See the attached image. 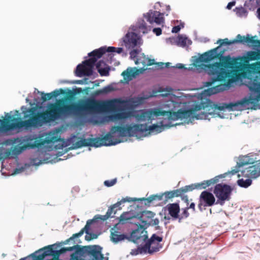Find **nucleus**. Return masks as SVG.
Wrapping results in <instances>:
<instances>
[{"label":"nucleus","mask_w":260,"mask_h":260,"mask_svg":"<svg viewBox=\"0 0 260 260\" xmlns=\"http://www.w3.org/2000/svg\"><path fill=\"white\" fill-rule=\"evenodd\" d=\"M107 51L106 47H102L99 49L93 50L88 53V56L91 57L89 59H94L95 62L99 58H100L102 55L105 54Z\"/></svg>","instance_id":"obj_26"},{"label":"nucleus","mask_w":260,"mask_h":260,"mask_svg":"<svg viewBox=\"0 0 260 260\" xmlns=\"http://www.w3.org/2000/svg\"><path fill=\"white\" fill-rule=\"evenodd\" d=\"M170 65V62H167V63H165L164 67H165V68H169Z\"/></svg>","instance_id":"obj_58"},{"label":"nucleus","mask_w":260,"mask_h":260,"mask_svg":"<svg viewBox=\"0 0 260 260\" xmlns=\"http://www.w3.org/2000/svg\"><path fill=\"white\" fill-rule=\"evenodd\" d=\"M96 68L102 76H107L109 74L110 67L103 60H100L96 64Z\"/></svg>","instance_id":"obj_21"},{"label":"nucleus","mask_w":260,"mask_h":260,"mask_svg":"<svg viewBox=\"0 0 260 260\" xmlns=\"http://www.w3.org/2000/svg\"><path fill=\"white\" fill-rule=\"evenodd\" d=\"M188 209V208L182 209V212L180 215H179L178 219L179 221H180L181 219L186 218L189 216V213L187 211Z\"/></svg>","instance_id":"obj_36"},{"label":"nucleus","mask_w":260,"mask_h":260,"mask_svg":"<svg viewBox=\"0 0 260 260\" xmlns=\"http://www.w3.org/2000/svg\"><path fill=\"white\" fill-rule=\"evenodd\" d=\"M98 238V235L94 233L88 232V234H86L85 236V239L86 241H90L92 239H96Z\"/></svg>","instance_id":"obj_40"},{"label":"nucleus","mask_w":260,"mask_h":260,"mask_svg":"<svg viewBox=\"0 0 260 260\" xmlns=\"http://www.w3.org/2000/svg\"><path fill=\"white\" fill-rule=\"evenodd\" d=\"M155 214L149 211H145L142 212L141 215L138 218L141 221V223L148 227L150 225V221L152 218Z\"/></svg>","instance_id":"obj_19"},{"label":"nucleus","mask_w":260,"mask_h":260,"mask_svg":"<svg viewBox=\"0 0 260 260\" xmlns=\"http://www.w3.org/2000/svg\"><path fill=\"white\" fill-rule=\"evenodd\" d=\"M127 236L124 234H121L119 232L112 229L111 231L110 239L115 244L127 239Z\"/></svg>","instance_id":"obj_23"},{"label":"nucleus","mask_w":260,"mask_h":260,"mask_svg":"<svg viewBox=\"0 0 260 260\" xmlns=\"http://www.w3.org/2000/svg\"><path fill=\"white\" fill-rule=\"evenodd\" d=\"M22 148L21 147L15 146L12 151L13 153L14 154H19L22 151Z\"/></svg>","instance_id":"obj_46"},{"label":"nucleus","mask_w":260,"mask_h":260,"mask_svg":"<svg viewBox=\"0 0 260 260\" xmlns=\"http://www.w3.org/2000/svg\"><path fill=\"white\" fill-rule=\"evenodd\" d=\"M138 27L144 34L147 31L146 23L143 20H142L139 22Z\"/></svg>","instance_id":"obj_37"},{"label":"nucleus","mask_w":260,"mask_h":260,"mask_svg":"<svg viewBox=\"0 0 260 260\" xmlns=\"http://www.w3.org/2000/svg\"><path fill=\"white\" fill-rule=\"evenodd\" d=\"M138 71L136 68L129 67L122 72L121 75L123 76L124 81H129L137 75Z\"/></svg>","instance_id":"obj_22"},{"label":"nucleus","mask_w":260,"mask_h":260,"mask_svg":"<svg viewBox=\"0 0 260 260\" xmlns=\"http://www.w3.org/2000/svg\"><path fill=\"white\" fill-rule=\"evenodd\" d=\"M237 41H233V40H229V39L228 38H225L223 40L222 39H219L217 42V43H219L220 45L218 47H219V48L223 45H231V44H235L236 43V42Z\"/></svg>","instance_id":"obj_35"},{"label":"nucleus","mask_w":260,"mask_h":260,"mask_svg":"<svg viewBox=\"0 0 260 260\" xmlns=\"http://www.w3.org/2000/svg\"><path fill=\"white\" fill-rule=\"evenodd\" d=\"M113 209V208H112L109 210V211L106 212V214L105 215H96L94 216L92 219L87 220L85 226L83 229H82L79 233L73 234L72 237L66 240L64 242H62V243L63 244H68L71 241H73L74 240V239L82 236L84 232L86 234H88V232H89L90 225L93 222H95L99 220L105 221L108 219L110 217V214L111 212H112Z\"/></svg>","instance_id":"obj_8"},{"label":"nucleus","mask_w":260,"mask_h":260,"mask_svg":"<svg viewBox=\"0 0 260 260\" xmlns=\"http://www.w3.org/2000/svg\"><path fill=\"white\" fill-rule=\"evenodd\" d=\"M236 4V2H230L229 3V4H228L227 6H226V8L229 10H230L231 9V8L234 6Z\"/></svg>","instance_id":"obj_53"},{"label":"nucleus","mask_w":260,"mask_h":260,"mask_svg":"<svg viewBox=\"0 0 260 260\" xmlns=\"http://www.w3.org/2000/svg\"><path fill=\"white\" fill-rule=\"evenodd\" d=\"M181 28L179 25L174 26L172 28V32L174 33H177L179 32Z\"/></svg>","instance_id":"obj_51"},{"label":"nucleus","mask_w":260,"mask_h":260,"mask_svg":"<svg viewBox=\"0 0 260 260\" xmlns=\"http://www.w3.org/2000/svg\"><path fill=\"white\" fill-rule=\"evenodd\" d=\"M247 164H248V161H244L242 159H240L239 161L237 163L235 169L232 170L231 172H229V173L232 174V175H235L240 171V168L241 167Z\"/></svg>","instance_id":"obj_33"},{"label":"nucleus","mask_w":260,"mask_h":260,"mask_svg":"<svg viewBox=\"0 0 260 260\" xmlns=\"http://www.w3.org/2000/svg\"><path fill=\"white\" fill-rule=\"evenodd\" d=\"M95 63L94 59H88L82 62L77 66L76 74L78 77L82 76H89L93 74V69Z\"/></svg>","instance_id":"obj_10"},{"label":"nucleus","mask_w":260,"mask_h":260,"mask_svg":"<svg viewBox=\"0 0 260 260\" xmlns=\"http://www.w3.org/2000/svg\"><path fill=\"white\" fill-rule=\"evenodd\" d=\"M247 178L246 180L239 179L237 184L239 186L244 188H247L252 183L251 179H256L260 176V159L250 164L249 166L241 171L240 176Z\"/></svg>","instance_id":"obj_7"},{"label":"nucleus","mask_w":260,"mask_h":260,"mask_svg":"<svg viewBox=\"0 0 260 260\" xmlns=\"http://www.w3.org/2000/svg\"><path fill=\"white\" fill-rule=\"evenodd\" d=\"M161 29L159 27L154 28L153 29V32L156 34V36H159L161 34Z\"/></svg>","instance_id":"obj_48"},{"label":"nucleus","mask_w":260,"mask_h":260,"mask_svg":"<svg viewBox=\"0 0 260 260\" xmlns=\"http://www.w3.org/2000/svg\"><path fill=\"white\" fill-rule=\"evenodd\" d=\"M215 202V198L213 194L209 191L205 190L202 192L200 196L198 207L202 211L203 209H205V207L213 206Z\"/></svg>","instance_id":"obj_13"},{"label":"nucleus","mask_w":260,"mask_h":260,"mask_svg":"<svg viewBox=\"0 0 260 260\" xmlns=\"http://www.w3.org/2000/svg\"><path fill=\"white\" fill-rule=\"evenodd\" d=\"M159 222V221L158 219H157V218H155V219L151 218V219L150 221V225H156L158 224Z\"/></svg>","instance_id":"obj_47"},{"label":"nucleus","mask_w":260,"mask_h":260,"mask_svg":"<svg viewBox=\"0 0 260 260\" xmlns=\"http://www.w3.org/2000/svg\"><path fill=\"white\" fill-rule=\"evenodd\" d=\"M75 92L69 90L64 98L59 100L55 103L49 104L47 109L44 112H38L36 107L29 108L23 112L24 118H27V120L23 121L8 115L7 118L0 119V132L22 127L28 128L41 126L45 123L53 121L61 117L79 115L85 112H96L107 110L115 112L118 110V104L122 103L118 99L102 102L93 99H88L80 100L78 103L67 104V102L75 100Z\"/></svg>","instance_id":"obj_1"},{"label":"nucleus","mask_w":260,"mask_h":260,"mask_svg":"<svg viewBox=\"0 0 260 260\" xmlns=\"http://www.w3.org/2000/svg\"><path fill=\"white\" fill-rule=\"evenodd\" d=\"M168 10H171V8H170V6H168L167 7V9Z\"/></svg>","instance_id":"obj_59"},{"label":"nucleus","mask_w":260,"mask_h":260,"mask_svg":"<svg viewBox=\"0 0 260 260\" xmlns=\"http://www.w3.org/2000/svg\"><path fill=\"white\" fill-rule=\"evenodd\" d=\"M249 69L252 72L253 75H251L252 79L257 77L258 82L260 79V61H256L249 65Z\"/></svg>","instance_id":"obj_28"},{"label":"nucleus","mask_w":260,"mask_h":260,"mask_svg":"<svg viewBox=\"0 0 260 260\" xmlns=\"http://www.w3.org/2000/svg\"><path fill=\"white\" fill-rule=\"evenodd\" d=\"M138 51L137 49H134L130 52L131 57L132 58H136L135 60V64L138 66V67L141 69H144L146 67V62L147 57L143 54H141L139 55Z\"/></svg>","instance_id":"obj_16"},{"label":"nucleus","mask_w":260,"mask_h":260,"mask_svg":"<svg viewBox=\"0 0 260 260\" xmlns=\"http://www.w3.org/2000/svg\"><path fill=\"white\" fill-rule=\"evenodd\" d=\"M188 208H190V209H192L193 211H194L195 210V204L194 203H191L190 205H189V207H188Z\"/></svg>","instance_id":"obj_55"},{"label":"nucleus","mask_w":260,"mask_h":260,"mask_svg":"<svg viewBox=\"0 0 260 260\" xmlns=\"http://www.w3.org/2000/svg\"><path fill=\"white\" fill-rule=\"evenodd\" d=\"M86 255H87V254H86V255H85V256L84 257V259H85V257L86 256ZM89 256H90V257H91V260H92V258H93L92 256H91V255H89Z\"/></svg>","instance_id":"obj_60"},{"label":"nucleus","mask_w":260,"mask_h":260,"mask_svg":"<svg viewBox=\"0 0 260 260\" xmlns=\"http://www.w3.org/2000/svg\"><path fill=\"white\" fill-rule=\"evenodd\" d=\"M129 116V113L127 112H117L112 114L110 118L113 120L123 119Z\"/></svg>","instance_id":"obj_31"},{"label":"nucleus","mask_w":260,"mask_h":260,"mask_svg":"<svg viewBox=\"0 0 260 260\" xmlns=\"http://www.w3.org/2000/svg\"><path fill=\"white\" fill-rule=\"evenodd\" d=\"M102 248L99 245L81 246L75 244L71 247H63L58 250H53L51 256L53 260H85L86 254L92 256V260H108L102 253Z\"/></svg>","instance_id":"obj_6"},{"label":"nucleus","mask_w":260,"mask_h":260,"mask_svg":"<svg viewBox=\"0 0 260 260\" xmlns=\"http://www.w3.org/2000/svg\"><path fill=\"white\" fill-rule=\"evenodd\" d=\"M111 90H112V87H110V86H106V87H104L101 92H104V93H107V92H110Z\"/></svg>","instance_id":"obj_50"},{"label":"nucleus","mask_w":260,"mask_h":260,"mask_svg":"<svg viewBox=\"0 0 260 260\" xmlns=\"http://www.w3.org/2000/svg\"><path fill=\"white\" fill-rule=\"evenodd\" d=\"M136 224L138 228L133 230L131 234L132 241L137 243L145 241L148 239L147 232L146 231L147 227L139 223V225Z\"/></svg>","instance_id":"obj_12"},{"label":"nucleus","mask_w":260,"mask_h":260,"mask_svg":"<svg viewBox=\"0 0 260 260\" xmlns=\"http://www.w3.org/2000/svg\"><path fill=\"white\" fill-rule=\"evenodd\" d=\"M117 179L115 178L110 180H106L104 181V184L107 187H111L115 185Z\"/></svg>","instance_id":"obj_41"},{"label":"nucleus","mask_w":260,"mask_h":260,"mask_svg":"<svg viewBox=\"0 0 260 260\" xmlns=\"http://www.w3.org/2000/svg\"><path fill=\"white\" fill-rule=\"evenodd\" d=\"M155 64L156 65V67L157 68V69H163L165 68V67H164L165 63L163 62H157V63H156Z\"/></svg>","instance_id":"obj_52"},{"label":"nucleus","mask_w":260,"mask_h":260,"mask_svg":"<svg viewBox=\"0 0 260 260\" xmlns=\"http://www.w3.org/2000/svg\"><path fill=\"white\" fill-rule=\"evenodd\" d=\"M162 241V238L157 236L156 234H153L150 239L148 240L144 244L145 249L147 253L153 254L159 251L162 248V245L160 242Z\"/></svg>","instance_id":"obj_11"},{"label":"nucleus","mask_w":260,"mask_h":260,"mask_svg":"<svg viewBox=\"0 0 260 260\" xmlns=\"http://www.w3.org/2000/svg\"><path fill=\"white\" fill-rule=\"evenodd\" d=\"M247 86L253 94L256 95L253 97L250 96L249 99L244 98L235 103L230 104H222L220 105L214 104L209 101L206 103L196 104L188 110L179 109L177 112L172 110L168 111L155 109L153 110L142 111L136 115L137 119L139 121H148L151 123L155 117L159 116H166L169 120H177L185 119L187 123L191 122L194 118L196 119H206L208 115H212L216 110L220 111L225 109L230 110H240L244 108L246 105L255 104L260 101V82H258L257 77L255 78H248Z\"/></svg>","instance_id":"obj_3"},{"label":"nucleus","mask_w":260,"mask_h":260,"mask_svg":"<svg viewBox=\"0 0 260 260\" xmlns=\"http://www.w3.org/2000/svg\"><path fill=\"white\" fill-rule=\"evenodd\" d=\"M183 193H185L188 191H190L196 188V183L191 184L189 185H186L184 187H182Z\"/></svg>","instance_id":"obj_38"},{"label":"nucleus","mask_w":260,"mask_h":260,"mask_svg":"<svg viewBox=\"0 0 260 260\" xmlns=\"http://www.w3.org/2000/svg\"><path fill=\"white\" fill-rule=\"evenodd\" d=\"M159 123L160 125L153 124L149 126L147 124H131L125 126H113L111 128L110 132L103 138L81 139L73 144L74 148H79L83 146L99 147L102 146L115 145L122 142L120 138L146 136L148 131L159 133L163 131L165 128L171 127L168 124H163L162 121Z\"/></svg>","instance_id":"obj_5"},{"label":"nucleus","mask_w":260,"mask_h":260,"mask_svg":"<svg viewBox=\"0 0 260 260\" xmlns=\"http://www.w3.org/2000/svg\"><path fill=\"white\" fill-rule=\"evenodd\" d=\"M172 191L173 192L174 197H178L183 193L181 188L173 190Z\"/></svg>","instance_id":"obj_44"},{"label":"nucleus","mask_w":260,"mask_h":260,"mask_svg":"<svg viewBox=\"0 0 260 260\" xmlns=\"http://www.w3.org/2000/svg\"><path fill=\"white\" fill-rule=\"evenodd\" d=\"M164 196V193L161 194H153L147 199L143 198L140 199H137V200H141V201L146 200V201H147V203L149 204V203H151L153 201H154V200H158V201L162 200Z\"/></svg>","instance_id":"obj_32"},{"label":"nucleus","mask_w":260,"mask_h":260,"mask_svg":"<svg viewBox=\"0 0 260 260\" xmlns=\"http://www.w3.org/2000/svg\"><path fill=\"white\" fill-rule=\"evenodd\" d=\"M161 92H164V91H167V93H162L161 95L163 96H168V95H169L170 94L172 91H173V89L171 88V87H169V88H167L165 89H162L161 91Z\"/></svg>","instance_id":"obj_45"},{"label":"nucleus","mask_w":260,"mask_h":260,"mask_svg":"<svg viewBox=\"0 0 260 260\" xmlns=\"http://www.w3.org/2000/svg\"><path fill=\"white\" fill-rule=\"evenodd\" d=\"M133 218H136V216H133L129 212H124L119 217V222L122 224L127 222L132 223V222L129 220L132 219Z\"/></svg>","instance_id":"obj_30"},{"label":"nucleus","mask_w":260,"mask_h":260,"mask_svg":"<svg viewBox=\"0 0 260 260\" xmlns=\"http://www.w3.org/2000/svg\"><path fill=\"white\" fill-rule=\"evenodd\" d=\"M218 181V177H215L209 180L204 181L201 183H197L196 188L198 189H205L207 187L216 183Z\"/></svg>","instance_id":"obj_27"},{"label":"nucleus","mask_w":260,"mask_h":260,"mask_svg":"<svg viewBox=\"0 0 260 260\" xmlns=\"http://www.w3.org/2000/svg\"><path fill=\"white\" fill-rule=\"evenodd\" d=\"M219 47L211 49L202 54L197 59V62H208L218 58L219 62L205 66L207 73L211 76V81L206 82V86H211L216 81L221 82L219 85L214 86L208 89L209 94H215L227 89L232 83L236 81L237 72L234 69V63L230 56H224V50L217 52Z\"/></svg>","instance_id":"obj_4"},{"label":"nucleus","mask_w":260,"mask_h":260,"mask_svg":"<svg viewBox=\"0 0 260 260\" xmlns=\"http://www.w3.org/2000/svg\"><path fill=\"white\" fill-rule=\"evenodd\" d=\"M164 194L165 197V201H168L169 199L174 198L173 196V192L172 191H166Z\"/></svg>","instance_id":"obj_43"},{"label":"nucleus","mask_w":260,"mask_h":260,"mask_svg":"<svg viewBox=\"0 0 260 260\" xmlns=\"http://www.w3.org/2000/svg\"><path fill=\"white\" fill-rule=\"evenodd\" d=\"M241 10L242 11H244V9H243V8H242L241 9Z\"/></svg>","instance_id":"obj_61"},{"label":"nucleus","mask_w":260,"mask_h":260,"mask_svg":"<svg viewBox=\"0 0 260 260\" xmlns=\"http://www.w3.org/2000/svg\"><path fill=\"white\" fill-rule=\"evenodd\" d=\"M137 201V199H133L129 197H126L125 198H123L121 201L117 202L116 203L114 204L112 206H111L108 209L107 212L111 209L112 208H113V209L112 210V212L110 214V217L111 216L112 214H115L116 213L118 210H120L121 209V207H120V205L126 202H131L133 201Z\"/></svg>","instance_id":"obj_20"},{"label":"nucleus","mask_w":260,"mask_h":260,"mask_svg":"<svg viewBox=\"0 0 260 260\" xmlns=\"http://www.w3.org/2000/svg\"><path fill=\"white\" fill-rule=\"evenodd\" d=\"M140 37L135 32H128L123 38V41L126 48H133L137 46Z\"/></svg>","instance_id":"obj_15"},{"label":"nucleus","mask_w":260,"mask_h":260,"mask_svg":"<svg viewBox=\"0 0 260 260\" xmlns=\"http://www.w3.org/2000/svg\"><path fill=\"white\" fill-rule=\"evenodd\" d=\"M187 38L183 37H179L178 40V43L181 46L184 47L186 45Z\"/></svg>","instance_id":"obj_42"},{"label":"nucleus","mask_w":260,"mask_h":260,"mask_svg":"<svg viewBox=\"0 0 260 260\" xmlns=\"http://www.w3.org/2000/svg\"><path fill=\"white\" fill-rule=\"evenodd\" d=\"M154 64H155V63L154 62V59H151L147 57V62L146 64V67L151 66Z\"/></svg>","instance_id":"obj_49"},{"label":"nucleus","mask_w":260,"mask_h":260,"mask_svg":"<svg viewBox=\"0 0 260 260\" xmlns=\"http://www.w3.org/2000/svg\"><path fill=\"white\" fill-rule=\"evenodd\" d=\"M260 60V50L256 51H249L246 52L245 61H254Z\"/></svg>","instance_id":"obj_29"},{"label":"nucleus","mask_w":260,"mask_h":260,"mask_svg":"<svg viewBox=\"0 0 260 260\" xmlns=\"http://www.w3.org/2000/svg\"><path fill=\"white\" fill-rule=\"evenodd\" d=\"M146 253H147V252L146 249H145L144 245L143 246L139 247L137 249H132L131 252V254L133 255Z\"/></svg>","instance_id":"obj_34"},{"label":"nucleus","mask_w":260,"mask_h":260,"mask_svg":"<svg viewBox=\"0 0 260 260\" xmlns=\"http://www.w3.org/2000/svg\"><path fill=\"white\" fill-rule=\"evenodd\" d=\"M257 17L260 19V7L257 10Z\"/></svg>","instance_id":"obj_56"},{"label":"nucleus","mask_w":260,"mask_h":260,"mask_svg":"<svg viewBox=\"0 0 260 260\" xmlns=\"http://www.w3.org/2000/svg\"><path fill=\"white\" fill-rule=\"evenodd\" d=\"M254 37H250L249 35H247L246 37H245L244 36H242L241 35L238 34L236 36V39L233 40V41H237L236 43H240L244 44L245 43H246L252 45H260V41L258 40H255Z\"/></svg>","instance_id":"obj_17"},{"label":"nucleus","mask_w":260,"mask_h":260,"mask_svg":"<svg viewBox=\"0 0 260 260\" xmlns=\"http://www.w3.org/2000/svg\"><path fill=\"white\" fill-rule=\"evenodd\" d=\"M232 189L230 185L217 184L215 186L214 193L218 199L216 204H219L222 206L225 201H229Z\"/></svg>","instance_id":"obj_9"},{"label":"nucleus","mask_w":260,"mask_h":260,"mask_svg":"<svg viewBox=\"0 0 260 260\" xmlns=\"http://www.w3.org/2000/svg\"><path fill=\"white\" fill-rule=\"evenodd\" d=\"M65 91L60 88L59 89H56L50 93H45L41 92L42 100L43 102H45L47 100L51 99L53 97L56 98L60 94H64Z\"/></svg>","instance_id":"obj_25"},{"label":"nucleus","mask_w":260,"mask_h":260,"mask_svg":"<svg viewBox=\"0 0 260 260\" xmlns=\"http://www.w3.org/2000/svg\"><path fill=\"white\" fill-rule=\"evenodd\" d=\"M247 86L253 94L256 95L253 97L250 96L249 99L244 98L235 103L230 104H222L220 105L214 104L209 101L206 103L196 104L188 110L179 109L177 112L172 110L168 111L155 109L153 110L142 111L136 115L137 119L139 121H148L151 123L155 117L159 116H166L169 120H177L185 119L187 123L191 122L194 118L196 119H206L208 115H212L216 110L220 111L225 109L230 110H240L244 108L246 105L255 104L260 101V82H258L257 77L255 78H248Z\"/></svg>","instance_id":"obj_2"},{"label":"nucleus","mask_w":260,"mask_h":260,"mask_svg":"<svg viewBox=\"0 0 260 260\" xmlns=\"http://www.w3.org/2000/svg\"><path fill=\"white\" fill-rule=\"evenodd\" d=\"M176 68H178V69H184L185 68L184 64H181V63H178V64H176Z\"/></svg>","instance_id":"obj_54"},{"label":"nucleus","mask_w":260,"mask_h":260,"mask_svg":"<svg viewBox=\"0 0 260 260\" xmlns=\"http://www.w3.org/2000/svg\"><path fill=\"white\" fill-rule=\"evenodd\" d=\"M144 16L146 20L150 24L155 23L159 25L164 23V14L159 11L150 10Z\"/></svg>","instance_id":"obj_14"},{"label":"nucleus","mask_w":260,"mask_h":260,"mask_svg":"<svg viewBox=\"0 0 260 260\" xmlns=\"http://www.w3.org/2000/svg\"><path fill=\"white\" fill-rule=\"evenodd\" d=\"M59 140L57 136H51L47 137L43 140H35L32 147H39L44 145L45 144L54 143Z\"/></svg>","instance_id":"obj_18"},{"label":"nucleus","mask_w":260,"mask_h":260,"mask_svg":"<svg viewBox=\"0 0 260 260\" xmlns=\"http://www.w3.org/2000/svg\"><path fill=\"white\" fill-rule=\"evenodd\" d=\"M11 151H10V150H6V153H6V156H9V155L11 154Z\"/></svg>","instance_id":"obj_57"},{"label":"nucleus","mask_w":260,"mask_h":260,"mask_svg":"<svg viewBox=\"0 0 260 260\" xmlns=\"http://www.w3.org/2000/svg\"><path fill=\"white\" fill-rule=\"evenodd\" d=\"M169 214L171 217L175 219L179 218V213L180 212V207L177 203L169 204L167 205Z\"/></svg>","instance_id":"obj_24"},{"label":"nucleus","mask_w":260,"mask_h":260,"mask_svg":"<svg viewBox=\"0 0 260 260\" xmlns=\"http://www.w3.org/2000/svg\"><path fill=\"white\" fill-rule=\"evenodd\" d=\"M107 51L108 52H117L118 54H120L122 52L123 49L122 48H116L114 47H108L107 48Z\"/></svg>","instance_id":"obj_39"}]
</instances>
